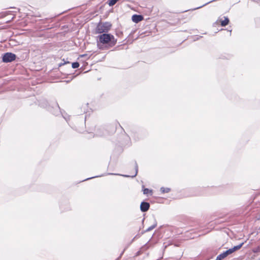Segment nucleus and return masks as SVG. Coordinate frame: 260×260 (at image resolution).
Listing matches in <instances>:
<instances>
[{
  "label": "nucleus",
  "instance_id": "9b49d317",
  "mask_svg": "<svg viewBox=\"0 0 260 260\" xmlns=\"http://www.w3.org/2000/svg\"><path fill=\"white\" fill-rule=\"evenodd\" d=\"M154 227H155V225L153 226H152V227H151V228H149L148 229V230L149 231V230H151V229H153Z\"/></svg>",
  "mask_w": 260,
  "mask_h": 260
},
{
  "label": "nucleus",
  "instance_id": "f03ea898",
  "mask_svg": "<svg viewBox=\"0 0 260 260\" xmlns=\"http://www.w3.org/2000/svg\"><path fill=\"white\" fill-rule=\"evenodd\" d=\"M111 26V25L108 22L99 23L96 27V30L97 32L102 33L108 31L110 29Z\"/></svg>",
  "mask_w": 260,
  "mask_h": 260
},
{
  "label": "nucleus",
  "instance_id": "7ed1b4c3",
  "mask_svg": "<svg viewBox=\"0 0 260 260\" xmlns=\"http://www.w3.org/2000/svg\"><path fill=\"white\" fill-rule=\"evenodd\" d=\"M113 38V36L110 34H103L99 37L100 41L102 43H108Z\"/></svg>",
  "mask_w": 260,
  "mask_h": 260
},
{
  "label": "nucleus",
  "instance_id": "f257e3e1",
  "mask_svg": "<svg viewBox=\"0 0 260 260\" xmlns=\"http://www.w3.org/2000/svg\"><path fill=\"white\" fill-rule=\"evenodd\" d=\"M243 244V243L234 246L232 248L229 249V250H226V251L223 252L222 253L219 254L217 256L215 260H221L223 259L224 258L226 257L228 255L232 254L234 252L239 250L241 248V247L242 246Z\"/></svg>",
  "mask_w": 260,
  "mask_h": 260
},
{
  "label": "nucleus",
  "instance_id": "0eeeda50",
  "mask_svg": "<svg viewBox=\"0 0 260 260\" xmlns=\"http://www.w3.org/2000/svg\"><path fill=\"white\" fill-rule=\"evenodd\" d=\"M229 20L227 17H224V20L221 21L222 26H225L229 23Z\"/></svg>",
  "mask_w": 260,
  "mask_h": 260
},
{
  "label": "nucleus",
  "instance_id": "f8f14e48",
  "mask_svg": "<svg viewBox=\"0 0 260 260\" xmlns=\"http://www.w3.org/2000/svg\"><path fill=\"white\" fill-rule=\"evenodd\" d=\"M137 171H136L134 175L132 176V177H135L137 175Z\"/></svg>",
  "mask_w": 260,
  "mask_h": 260
},
{
  "label": "nucleus",
  "instance_id": "39448f33",
  "mask_svg": "<svg viewBox=\"0 0 260 260\" xmlns=\"http://www.w3.org/2000/svg\"><path fill=\"white\" fill-rule=\"evenodd\" d=\"M132 20L135 23H138L143 19V17L142 15H134L132 16Z\"/></svg>",
  "mask_w": 260,
  "mask_h": 260
},
{
  "label": "nucleus",
  "instance_id": "1a4fd4ad",
  "mask_svg": "<svg viewBox=\"0 0 260 260\" xmlns=\"http://www.w3.org/2000/svg\"><path fill=\"white\" fill-rule=\"evenodd\" d=\"M79 67V64L77 62H73L72 63V67L74 69L78 68Z\"/></svg>",
  "mask_w": 260,
  "mask_h": 260
},
{
  "label": "nucleus",
  "instance_id": "9d476101",
  "mask_svg": "<svg viewBox=\"0 0 260 260\" xmlns=\"http://www.w3.org/2000/svg\"><path fill=\"white\" fill-rule=\"evenodd\" d=\"M161 190L162 192H168L169 191L170 189L168 188H161Z\"/></svg>",
  "mask_w": 260,
  "mask_h": 260
},
{
  "label": "nucleus",
  "instance_id": "423d86ee",
  "mask_svg": "<svg viewBox=\"0 0 260 260\" xmlns=\"http://www.w3.org/2000/svg\"><path fill=\"white\" fill-rule=\"evenodd\" d=\"M149 204L146 202H142L140 206V208L142 211L145 212L147 211L149 208Z\"/></svg>",
  "mask_w": 260,
  "mask_h": 260
},
{
  "label": "nucleus",
  "instance_id": "20e7f679",
  "mask_svg": "<svg viewBox=\"0 0 260 260\" xmlns=\"http://www.w3.org/2000/svg\"><path fill=\"white\" fill-rule=\"evenodd\" d=\"M16 56L14 54L12 53H7L4 54L3 57L4 62H8L14 60L15 59Z\"/></svg>",
  "mask_w": 260,
  "mask_h": 260
},
{
  "label": "nucleus",
  "instance_id": "6e6552de",
  "mask_svg": "<svg viewBox=\"0 0 260 260\" xmlns=\"http://www.w3.org/2000/svg\"><path fill=\"white\" fill-rule=\"evenodd\" d=\"M143 193H144V194H149V193L151 194V193H152V190H149L148 188H145L143 190Z\"/></svg>",
  "mask_w": 260,
  "mask_h": 260
},
{
  "label": "nucleus",
  "instance_id": "ddd939ff",
  "mask_svg": "<svg viewBox=\"0 0 260 260\" xmlns=\"http://www.w3.org/2000/svg\"><path fill=\"white\" fill-rule=\"evenodd\" d=\"M258 219H260V218H258Z\"/></svg>",
  "mask_w": 260,
  "mask_h": 260
}]
</instances>
